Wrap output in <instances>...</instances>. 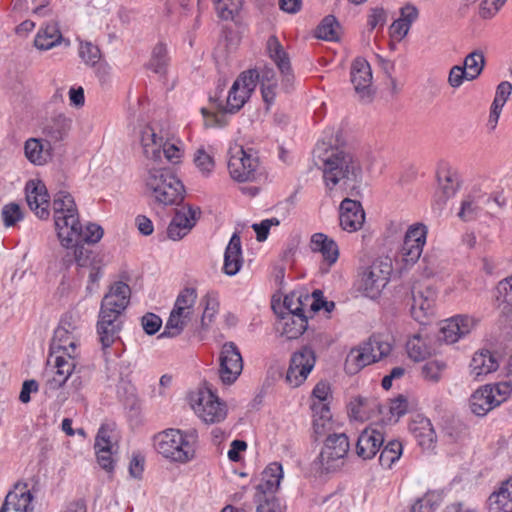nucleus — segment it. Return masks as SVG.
Returning a JSON list of instances; mask_svg holds the SVG:
<instances>
[{
  "label": "nucleus",
  "instance_id": "obj_39",
  "mask_svg": "<svg viewBox=\"0 0 512 512\" xmlns=\"http://www.w3.org/2000/svg\"><path fill=\"white\" fill-rule=\"evenodd\" d=\"M196 299V289L191 287L184 288L177 296L172 310L192 317Z\"/></svg>",
  "mask_w": 512,
  "mask_h": 512
},
{
  "label": "nucleus",
  "instance_id": "obj_25",
  "mask_svg": "<svg viewBox=\"0 0 512 512\" xmlns=\"http://www.w3.org/2000/svg\"><path fill=\"white\" fill-rule=\"evenodd\" d=\"M383 434L375 429H365L361 432L356 443V453L364 460L373 458L383 445Z\"/></svg>",
  "mask_w": 512,
  "mask_h": 512
},
{
  "label": "nucleus",
  "instance_id": "obj_42",
  "mask_svg": "<svg viewBox=\"0 0 512 512\" xmlns=\"http://www.w3.org/2000/svg\"><path fill=\"white\" fill-rule=\"evenodd\" d=\"M340 25L333 15L324 17L316 29V37L326 41H335L339 38Z\"/></svg>",
  "mask_w": 512,
  "mask_h": 512
},
{
  "label": "nucleus",
  "instance_id": "obj_10",
  "mask_svg": "<svg viewBox=\"0 0 512 512\" xmlns=\"http://www.w3.org/2000/svg\"><path fill=\"white\" fill-rule=\"evenodd\" d=\"M316 363L315 352L304 346L294 352L286 373V381L292 387H299L308 377Z\"/></svg>",
  "mask_w": 512,
  "mask_h": 512
},
{
  "label": "nucleus",
  "instance_id": "obj_50",
  "mask_svg": "<svg viewBox=\"0 0 512 512\" xmlns=\"http://www.w3.org/2000/svg\"><path fill=\"white\" fill-rule=\"evenodd\" d=\"M215 9L221 19H233L241 6V0H213Z\"/></svg>",
  "mask_w": 512,
  "mask_h": 512
},
{
  "label": "nucleus",
  "instance_id": "obj_32",
  "mask_svg": "<svg viewBox=\"0 0 512 512\" xmlns=\"http://www.w3.org/2000/svg\"><path fill=\"white\" fill-rule=\"evenodd\" d=\"M512 479L502 484L497 492H494L488 498V512H512Z\"/></svg>",
  "mask_w": 512,
  "mask_h": 512
},
{
  "label": "nucleus",
  "instance_id": "obj_6",
  "mask_svg": "<svg viewBox=\"0 0 512 512\" xmlns=\"http://www.w3.org/2000/svg\"><path fill=\"white\" fill-rule=\"evenodd\" d=\"M349 449L350 442L345 433L328 434L314 466L322 473L336 471L344 465Z\"/></svg>",
  "mask_w": 512,
  "mask_h": 512
},
{
  "label": "nucleus",
  "instance_id": "obj_17",
  "mask_svg": "<svg viewBox=\"0 0 512 512\" xmlns=\"http://www.w3.org/2000/svg\"><path fill=\"white\" fill-rule=\"evenodd\" d=\"M476 321L467 315H456L443 321L440 328V339L453 344L468 335L475 327Z\"/></svg>",
  "mask_w": 512,
  "mask_h": 512
},
{
  "label": "nucleus",
  "instance_id": "obj_41",
  "mask_svg": "<svg viewBox=\"0 0 512 512\" xmlns=\"http://www.w3.org/2000/svg\"><path fill=\"white\" fill-rule=\"evenodd\" d=\"M406 350L414 361H422L430 355V348L420 334H414L407 340Z\"/></svg>",
  "mask_w": 512,
  "mask_h": 512
},
{
  "label": "nucleus",
  "instance_id": "obj_31",
  "mask_svg": "<svg viewBox=\"0 0 512 512\" xmlns=\"http://www.w3.org/2000/svg\"><path fill=\"white\" fill-rule=\"evenodd\" d=\"M53 357L55 375L49 382L51 388L58 389L66 383L76 369L75 359L77 356H67L63 353H57L54 354Z\"/></svg>",
  "mask_w": 512,
  "mask_h": 512
},
{
  "label": "nucleus",
  "instance_id": "obj_3",
  "mask_svg": "<svg viewBox=\"0 0 512 512\" xmlns=\"http://www.w3.org/2000/svg\"><path fill=\"white\" fill-rule=\"evenodd\" d=\"M143 180L145 193L158 204L177 205L184 199V185L169 169L149 167Z\"/></svg>",
  "mask_w": 512,
  "mask_h": 512
},
{
  "label": "nucleus",
  "instance_id": "obj_29",
  "mask_svg": "<svg viewBox=\"0 0 512 512\" xmlns=\"http://www.w3.org/2000/svg\"><path fill=\"white\" fill-rule=\"evenodd\" d=\"M72 335L67 334L63 327H57L50 344V354L48 363H50L54 354L63 353L67 356H77V348L80 340L72 339Z\"/></svg>",
  "mask_w": 512,
  "mask_h": 512
},
{
  "label": "nucleus",
  "instance_id": "obj_1",
  "mask_svg": "<svg viewBox=\"0 0 512 512\" xmlns=\"http://www.w3.org/2000/svg\"><path fill=\"white\" fill-rule=\"evenodd\" d=\"M131 295L129 285L122 281L111 285L110 290L102 299L97 321V333L104 354L107 349L119 339L122 329V316L126 310Z\"/></svg>",
  "mask_w": 512,
  "mask_h": 512
},
{
  "label": "nucleus",
  "instance_id": "obj_8",
  "mask_svg": "<svg viewBox=\"0 0 512 512\" xmlns=\"http://www.w3.org/2000/svg\"><path fill=\"white\" fill-rule=\"evenodd\" d=\"M53 218L58 238L66 239L73 234L78 224L79 213L72 195L65 190H59L53 196Z\"/></svg>",
  "mask_w": 512,
  "mask_h": 512
},
{
  "label": "nucleus",
  "instance_id": "obj_34",
  "mask_svg": "<svg viewBox=\"0 0 512 512\" xmlns=\"http://www.w3.org/2000/svg\"><path fill=\"white\" fill-rule=\"evenodd\" d=\"M72 125L71 118L63 114L54 116L44 128L46 136L54 142L63 140L69 133Z\"/></svg>",
  "mask_w": 512,
  "mask_h": 512
},
{
  "label": "nucleus",
  "instance_id": "obj_9",
  "mask_svg": "<svg viewBox=\"0 0 512 512\" xmlns=\"http://www.w3.org/2000/svg\"><path fill=\"white\" fill-rule=\"evenodd\" d=\"M391 272L392 265L388 258L375 260L363 271L359 289L366 297L376 299L389 282Z\"/></svg>",
  "mask_w": 512,
  "mask_h": 512
},
{
  "label": "nucleus",
  "instance_id": "obj_46",
  "mask_svg": "<svg viewBox=\"0 0 512 512\" xmlns=\"http://www.w3.org/2000/svg\"><path fill=\"white\" fill-rule=\"evenodd\" d=\"M442 502V495L437 491L426 493L417 499L411 507V512H434Z\"/></svg>",
  "mask_w": 512,
  "mask_h": 512
},
{
  "label": "nucleus",
  "instance_id": "obj_13",
  "mask_svg": "<svg viewBox=\"0 0 512 512\" xmlns=\"http://www.w3.org/2000/svg\"><path fill=\"white\" fill-rule=\"evenodd\" d=\"M426 237L427 227L424 224L417 223L408 228L400 250L401 261L406 266L413 265L419 260L426 243Z\"/></svg>",
  "mask_w": 512,
  "mask_h": 512
},
{
  "label": "nucleus",
  "instance_id": "obj_19",
  "mask_svg": "<svg viewBox=\"0 0 512 512\" xmlns=\"http://www.w3.org/2000/svg\"><path fill=\"white\" fill-rule=\"evenodd\" d=\"M282 478L283 469L281 464L277 462L269 464L262 472L260 482L256 485L255 500L277 497L275 493Z\"/></svg>",
  "mask_w": 512,
  "mask_h": 512
},
{
  "label": "nucleus",
  "instance_id": "obj_61",
  "mask_svg": "<svg viewBox=\"0 0 512 512\" xmlns=\"http://www.w3.org/2000/svg\"><path fill=\"white\" fill-rule=\"evenodd\" d=\"M469 75L470 74L466 73L465 67L455 65L449 72L448 82L451 87L458 88L462 85L464 80H468Z\"/></svg>",
  "mask_w": 512,
  "mask_h": 512
},
{
  "label": "nucleus",
  "instance_id": "obj_64",
  "mask_svg": "<svg viewBox=\"0 0 512 512\" xmlns=\"http://www.w3.org/2000/svg\"><path fill=\"white\" fill-rule=\"evenodd\" d=\"M497 289L503 302L512 308V276L500 281Z\"/></svg>",
  "mask_w": 512,
  "mask_h": 512
},
{
  "label": "nucleus",
  "instance_id": "obj_20",
  "mask_svg": "<svg viewBox=\"0 0 512 512\" xmlns=\"http://www.w3.org/2000/svg\"><path fill=\"white\" fill-rule=\"evenodd\" d=\"M351 82L356 93L362 99H370L372 70L370 64L363 58H356L351 66Z\"/></svg>",
  "mask_w": 512,
  "mask_h": 512
},
{
  "label": "nucleus",
  "instance_id": "obj_53",
  "mask_svg": "<svg viewBox=\"0 0 512 512\" xmlns=\"http://www.w3.org/2000/svg\"><path fill=\"white\" fill-rule=\"evenodd\" d=\"M2 219L6 227L14 226L23 219L21 207L16 203H9L2 208Z\"/></svg>",
  "mask_w": 512,
  "mask_h": 512
},
{
  "label": "nucleus",
  "instance_id": "obj_24",
  "mask_svg": "<svg viewBox=\"0 0 512 512\" xmlns=\"http://www.w3.org/2000/svg\"><path fill=\"white\" fill-rule=\"evenodd\" d=\"M72 233L66 239L58 238L61 245L67 249H70V246L75 243L95 244L100 241L104 232L102 227L95 223H89L84 227L78 219L75 232L72 230Z\"/></svg>",
  "mask_w": 512,
  "mask_h": 512
},
{
  "label": "nucleus",
  "instance_id": "obj_54",
  "mask_svg": "<svg viewBox=\"0 0 512 512\" xmlns=\"http://www.w3.org/2000/svg\"><path fill=\"white\" fill-rule=\"evenodd\" d=\"M79 56L87 65L94 66L100 59V50L90 42H81Z\"/></svg>",
  "mask_w": 512,
  "mask_h": 512
},
{
  "label": "nucleus",
  "instance_id": "obj_27",
  "mask_svg": "<svg viewBox=\"0 0 512 512\" xmlns=\"http://www.w3.org/2000/svg\"><path fill=\"white\" fill-rule=\"evenodd\" d=\"M499 367V361L495 354L487 349L477 351L470 363V374L474 380H481L483 376H486Z\"/></svg>",
  "mask_w": 512,
  "mask_h": 512
},
{
  "label": "nucleus",
  "instance_id": "obj_11",
  "mask_svg": "<svg viewBox=\"0 0 512 512\" xmlns=\"http://www.w3.org/2000/svg\"><path fill=\"white\" fill-rule=\"evenodd\" d=\"M258 159L248 154L242 147L236 148L228 160L231 177L238 182H252L258 178Z\"/></svg>",
  "mask_w": 512,
  "mask_h": 512
},
{
  "label": "nucleus",
  "instance_id": "obj_37",
  "mask_svg": "<svg viewBox=\"0 0 512 512\" xmlns=\"http://www.w3.org/2000/svg\"><path fill=\"white\" fill-rule=\"evenodd\" d=\"M283 319V335L288 339H297L300 337L308 326V319L305 314H298L295 316H284Z\"/></svg>",
  "mask_w": 512,
  "mask_h": 512
},
{
  "label": "nucleus",
  "instance_id": "obj_56",
  "mask_svg": "<svg viewBox=\"0 0 512 512\" xmlns=\"http://www.w3.org/2000/svg\"><path fill=\"white\" fill-rule=\"evenodd\" d=\"M257 502L256 512H285V506L278 497L263 498Z\"/></svg>",
  "mask_w": 512,
  "mask_h": 512
},
{
  "label": "nucleus",
  "instance_id": "obj_15",
  "mask_svg": "<svg viewBox=\"0 0 512 512\" xmlns=\"http://www.w3.org/2000/svg\"><path fill=\"white\" fill-rule=\"evenodd\" d=\"M266 51L269 58L277 66L284 88L288 91L294 81V74L288 53L275 35H271L266 42Z\"/></svg>",
  "mask_w": 512,
  "mask_h": 512
},
{
  "label": "nucleus",
  "instance_id": "obj_44",
  "mask_svg": "<svg viewBox=\"0 0 512 512\" xmlns=\"http://www.w3.org/2000/svg\"><path fill=\"white\" fill-rule=\"evenodd\" d=\"M169 63L166 45L158 43L152 51L149 68L157 74H165Z\"/></svg>",
  "mask_w": 512,
  "mask_h": 512
},
{
  "label": "nucleus",
  "instance_id": "obj_7",
  "mask_svg": "<svg viewBox=\"0 0 512 512\" xmlns=\"http://www.w3.org/2000/svg\"><path fill=\"white\" fill-rule=\"evenodd\" d=\"M512 392V380L496 384H485L475 390L469 399L473 414L485 416L507 400Z\"/></svg>",
  "mask_w": 512,
  "mask_h": 512
},
{
  "label": "nucleus",
  "instance_id": "obj_51",
  "mask_svg": "<svg viewBox=\"0 0 512 512\" xmlns=\"http://www.w3.org/2000/svg\"><path fill=\"white\" fill-rule=\"evenodd\" d=\"M193 160L196 167L205 176H208L215 167L212 155H210L203 147L196 150Z\"/></svg>",
  "mask_w": 512,
  "mask_h": 512
},
{
  "label": "nucleus",
  "instance_id": "obj_58",
  "mask_svg": "<svg viewBox=\"0 0 512 512\" xmlns=\"http://www.w3.org/2000/svg\"><path fill=\"white\" fill-rule=\"evenodd\" d=\"M259 78V74L256 71H247L243 72L239 78H237L234 83H239V89L241 91L247 92V95L250 96L251 92L254 90L256 84L255 79Z\"/></svg>",
  "mask_w": 512,
  "mask_h": 512
},
{
  "label": "nucleus",
  "instance_id": "obj_26",
  "mask_svg": "<svg viewBox=\"0 0 512 512\" xmlns=\"http://www.w3.org/2000/svg\"><path fill=\"white\" fill-rule=\"evenodd\" d=\"M399 17L389 27L392 38L402 40L409 32L412 24L419 17V10L411 3L405 4L399 10Z\"/></svg>",
  "mask_w": 512,
  "mask_h": 512
},
{
  "label": "nucleus",
  "instance_id": "obj_4",
  "mask_svg": "<svg viewBox=\"0 0 512 512\" xmlns=\"http://www.w3.org/2000/svg\"><path fill=\"white\" fill-rule=\"evenodd\" d=\"M323 179L328 189L332 190L337 184L355 187L362 178V169L359 161L345 151H331V154L323 159Z\"/></svg>",
  "mask_w": 512,
  "mask_h": 512
},
{
  "label": "nucleus",
  "instance_id": "obj_23",
  "mask_svg": "<svg viewBox=\"0 0 512 512\" xmlns=\"http://www.w3.org/2000/svg\"><path fill=\"white\" fill-rule=\"evenodd\" d=\"M33 495L27 485L17 484L13 491H10L1 506L0 512H29L32 507Z\"/></svg>",
  "mask_w": 512,
  "mask_h": 512
},
{
  "label": "nucleus",
  "instance_id": "obj_43",
  "mask_svg": "<svg viewBox=\"0 0 512 512\" xmlns=\"http://www.w3.org/2000/svg\"><path fill=\"white\" fill-rule=\"evenodd\" d=\"M24 152L27 159L36 165L44 164L49 156L48 153L44 151L42 142L35 138H30L25 142Z\"/></svg>",
  "mask_w": 512,
  "mask_h": 512
},
{
  "label": "nucleus",
  "instance_id": "obj_21",
  "mask_svg": "<svg viewBox=\"0 0 512 512\" xmlns=\"http://www.w3.org/2000/svg\"><path fill=\"white\" fill-rule=\"evenodd\" d=\"M365 220V213L356 200L345 198L340 204L339 222L343 230L355 232L359 230Z\"/></svg>",
  "mask_w": 512,
  "mask_h": 512
},
{
  "label": "nucleus",
  "instance_id": "obj_2",
  "mask_svg": "<svg viewBox=\"0 0 512 512\" xmlns=\"http://www.w3.org/2000/svg\"><path fill=\"white\" fill-rule=\"evenodd\" d=\"M198 440L197 431L192 429H166L154 436L156 451L173 462L187 463L195 458Z\"/></svg>",
  "mask_w": 512,
  "mask_h": 512
},
{
  "label": "nucleus",
  "instance_id": "obj_48",
  "mask_svg": "<svg viewBox=\"0 0 512 512\" xmlns=\"http://www.w3.org/2000/svg\"><path fill=\"white\" fill-rule=\"evenodd\" d=\"M248 98L247 92L239 89V83H233L228 93L225 112L236 113L244 106Z\"/></svg>",
  "mask_w": 512,
  "mask_h": 512
},
{
  "label": "nucleus",
  "instance_id": "obj_22",
  "mask_svg": "<svg viewBox=\"0 0 512 512\" xmlns=\"http://www.w3.org/2000/svg\"><path fill=\"white\" fill-rule=\"evenodd\" d=\"M411 293L412 317L418 322H423L425 317L433 313V307L436 300V292L431 287L421 289L419 287L413 286Z\"/></svg>",
  "mask_w": 512,
  "mask_h": 512
},
{
  "label": "nucleus",
  "instance_id": "obj_28",
  "mask_svg": "<svg viewBox=\"0 0 512 512\" xmlns=\"http://www.w3.org/2000/svg\"><path fill=\"white\" fill-rule=\"evenodd\" d=\"M243 264L242 245L240 235L235 232L225 249L223 272L228 276L236 275Z\"/></svg>",
  "mask_w": 512,
  "mask_h": 512
},
{
  "label": "nucleus",
  "instance_id": "obj_63",
  "mask_svg": "<svg viewBox=\"0 0 512 512\" xmlns=\"http://www.w3.org/2000/svg\"><path fill=\"white\" fill-rule=\"evenodd\" d=\"M407 409L408 402L403 395H399L397 398L391 400L388 407L391 416L395 417L396 421L407 412Z\"/></svg>",
  "mask_w": 512,
  "mask_h": 512
},
{
  "label": "nucleus",
  "instance_id": "obj_59",
  "mask_svg": "<svg viewBox=\"0 0 512 512\" xmlns=\"http://www.w3.org/2000/svg\"><path fill=\"white\" fill-rule=\"evenodd\" d=\"M141 325L146 334L154 335L161 328L162 319L154 313H147L142 316Z\"/></svg>",
  "mask_w": 512,
  "mask_h": 512
},
{
  "label": "nucleus",
  "instance_id": "obj_45",
  "mask_svg": "<svg viewBox=\"0 0 512 512\" xmlns=\"http://www.w3.org/2000/svg\"><path fill=\"white\" fill-rule=\"evenodd\" d=\"M403 446L398 440L389 441L382 449L379 462L385 468H391L392 465L399 460L402 455Z\"/></svg>",
  "mask_w": 512,
  "mask_h": 512
},
{
  "label": "nucleus",
  "instance_id": "obj_36",
  "mask_svg": "<svg viewBox=\"0 0 512 512\" xmlns=\"http://www.w3.org/2000/svg\"><path fill=\"white\" fill-rule=\"evenodd\" d=\"M191 317L186 314H182L172 310L170 312L169 318L166 321L163 332L158 336V338H174L179 336L187 323L190 321Z\"/></svg>",
  "mask_w": 512,
  "mask_h": 512
},
{
  "label": "nucleus",
  "instance_id": "obj_30",
  "mask_svg": "<svg viewBox=\"0 0 512 512\" xmlns=\"http://www.w3.org/2000/svg\"><path fill=\"white\" fill-rule=\"evenodd\" d=\"M112 446L109 431L102 426L97 433L94 448L99 465L107 472H112L114 469Z\"/></svg>",
  "mask_w": 512,
  "mask_h": 512
},
{
  "label": "nucleus",
  "instance_id": "obj_49",
  "mask_svg": "<svg viewBox=\"0 0 512 512\" xmlns=\"http://www.w3.org/2000/svg\"><path fill=\"white\" fill-rule=\"evenodd\" d=\"M480 210L476 199L469 195L463 199L457 215L462 221L470 222L477 218Z\"/></svg>",
  "mask_w": 512,
  "mask_h": 512
},
{
  "label": "nucleus",
  "instance_id": "obj_40",
  "mask_svg": "<svg viewBox=\"0 0 512 512\" xmlns=\"http://www.w3.org/2000/svg\"><path fill=\"white\" fill-rule=\"evenodd\" d=\"M438 183L442 191L444 201L452 197L459 188V179L455 171L442 169L438 172Z\"/></svg>",
  "mask_w": 512,
  "mask_h": 512
},
{
  "label": "nucleus",
  "instance_id": "obj_57",
  "mask_svg": "<svg viewBox=\"0 0 512 512\" xmlns=\"http://www.w3.org/2000/svg\"><path fill=\"white\" fill-rule=\"evenodd\" d=\"M511 92L512 84L508 81H502L496 88L495 97L491 106L502 109L509 99Z\"/></svg>",
  "mask_w": 512,
  "mask_h": 512
},
{
  "label": "nucleus",
  "instance_id": "obj_12",
  "mask_svg": "<svg viewBox=\"0 0 512 512\" xmlns=\"http://www.w3.org/2000/svg\"><path fill=\"white\" fill-rule=\"evenodd\" d=\"M219 376L226 385L233 384L243 370V359L239 348L234 342H226L222 345L219 356Z\"/></svg>",
  "mask_w": 512,
  "mask_h": 512
},
{
  "label": "nucleus",
  "instance_id": "obj_35",
  "mask_svg": "<svg viewBox=\"0 0 512 512\" xmlns=\"http://www.w3.org/2000/svg\"><path fill=\"white\" fill-rule=\"evenodd\" d=\"M62 40V34L56 23H48L37 33L34 43L40 50H49Z\"/></svg>",
  "mask_w": 512,
  "mask_h": 512
},
{
  "label": "nucleus",
  "instance_id": "obj_47",
  "mask_svg": "<svg viewBox=\"0 0 512 512\" xmlns=\"http://www.w3.org/2000/svg\"><path fill=\"white\" fill-rule=\"evenodd\" d=\"M484 64V55L480 51H473L465 57L462 67H465L466 73L470 74L468 81L476 79L481 74Z\"/></svg>",
  "mask_w": 512,
  "mask_h": 512
},
{
  "label": "nucleus",
  "instance_id": "obj_18",
  "mask_svg": "<svg viewBox=\"0 0 512 512\" xmlns=\"http://www.w3.org/2000/svg\"><path fill=\"white\" fill-rule=\"evenodd\" d=\"M199 213L198 208L190 205L177 209L167 229L168 237L172 240L182 239L195 226Z\"/></svg>",
  "mask_w": 512,
  "mask_h": 512
},
{
  "label": "nucleus",
  "instance_id": "obj_60",
  "mask_svg": "<svg viewBox=\"0 0 512 512\" xmlns=\"http://www.w3.org/2000/svg\"><path fill=\"white\" fill-rule=\"evenodd\" d=\"M387 21V13L382 7H375L370 10V14L368 15V26L371 30L383 26Z\"/></svg>",
  "mask_w": 512,
  "mask_h": 512
},
{
  "label": "nucleus",
  "instance_id": "obj_52",
  "mask_svg": "<svg viewBox=\"0 0 512 512\" xmlns=\"http://www.w3.org/2000/svg\"><path fill=\"white\" fill-rule=\"evenodd\" d=\"M446 365L440 361H429L422 366L421 374L426 381L437 383L442 377Z\"/></svg>",
  "mask_w": 512,
  "mask_h": 512
},
{
  "label": "nucleus",
  "instance_id": "obj_38",
  "mask_svg": "<svg viewBox=\"0 0 512 512\" xmlns=\"http://www.w3.org/2000/svg\"><path fill=\"white\" fill-rule=\"evenodd\" d=\"M57 327H63L72 339L80 340L83 330V320L78 311H68L60 319Z\"/></svg>",
  "mask_w": 512,
  "mask_h": 512
},
{
  "label": "nucleus",
  "instance_id": "obj_62",
  "mask_svg": "<svg viewBox=\"0 0 512 512\" xmlns=\"http://www.w3.org/2000/svg\"><path fill=\"white\" fill-rule=\"evenodd\" d=\"M507 0H483L480 8L482 18L493 17Z\"/></svg>",
  "mask_w": 512,
  "mask_h": 512
},
{
  "label": "nucleus",
  "instance_id": "obj_16",
  "mask_svg": "<svg viewBox=\"0 0 512 512\" xmlns=\"http://www.w3.org/2000/svg\"><path fill=\"white\" fill-rule=\"evenodd\" d=\"M26 201L29 208L40 218L47 219L49 212V194L41 180H30L25 186Z\"/></svg>",
  "mask_w": 512,
  "mask_h": 512
},
{
  "label": "nucleus",
  "instance_id": "obj_55",
  "mask_svg": "<svg viewBox=\"0 0 512 512\" xmlns=\"http://www.w3.org/2000/svg\"><path fill=\"white\" fill-rule=\"evenodd\" d=\"M86 243H75L70 246V248H73V259H65L64 261L67 264L72 263L75 261L79 266L85 267L90 263V255L91 250L86 248L84 245Z\"/></svg>",
  "mask_w": 512,
  "mask_h": 512
},
{
  "label": "nucleus",
  "instance_id": "obj_33",
  "mask_svg": "<svg viewBox=\"0 0 512 512\" xmlns=\"http://www.w3.org/2000/svg\"><path fill=\"white\" fill-rule=\"evenodd\" d=\"M163 138L158 137L154 129L146 126L141 132V144L143 153L147 159L157 162L162 157Z\"/></svg>",
  "mask_w": 512,
  "mask_h": 512
},
{
  "label": "nucleus",
  "instance_id": "obj_5",
  "mask_svg": "<svg viewBox=\"0 0 512 512\" xmlns=\"http://www.w3.org/2000/svg\"><path fill=\"white\" fill-rule=\"evenodd\" d=\"M391 349L392 346L388 341L383 340L379 335H373L363 345L351 349L345 362L346 370L355 374L365 366L388 356Z\"/></svg>",
  "mask_w": 512,
  "mask_h": 512
},
{
  "label": "nucleus",
  "instance_id": "obj_14",
  "mask_svg": "<svg viewBox=\"0 0 512 512\" xmlns=\"http://www.w3.org/2000/svg\"><path fill=\"white\" fill-rule=\"evenodd\" d=\"M195 413L208 424L221 422L227 415L226 405L210 390L200 391L198 400L193 405Z\"/></svg>",
  "mask_w": 512,
  "mask_h": 512
}]
</instances>
